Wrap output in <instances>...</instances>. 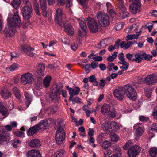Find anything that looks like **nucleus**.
<instances>
[{
    "mask_svg": "<svg viewBox=\"0 0 157 157\" xmlns=\"http://www.w3.org/2000/svg\"><path fill=\"white\" fill-rule=\"evenodd\" d=\"M0 94L2 97L5 99H7L11 97V93L8 90H2Z\"/></svg>",
    "mask_w": 157,
    "mask_h": 157,
    "instance_id": "26",
    "label": "nucleus"
},
{
    "mask_svg": "<svg viewBox=\"0 0 157 157\" xmlns=\"http://www.w3.org/2000/svg\"><path fill=\"white\" fill-rule=\"evenodd\" d=\"M28 144L31 147H37L41 145V143L39 140L35 139L31 140Z\"/></svg>",
    "mask_w": 157,
    "mask_h": 157,
    "instance_id": "25",
    "label": "nucleus"
},
{
    "mask_svg": "<svg viewBox=\"0 0 157 157\" xmlns=\"http://www.w3.org/2000/svg\"><path fill=\"white\" fill-rule=\"evenodd\" d=\"M51 80L50 76H47L45 77L43 81V84L45 88L49 87Z\"/></svg>",
    "mask_w": 157,
    "mask_h": 157,
    "instance_id": "38",
    "label": "nucleus"
},
{
    "mask_svg": "<svg viewBox=\"0 0 157 157\" xmlns=\"http://www.w3.org/2000/svg\"><path fill=\"white\" fill-rule=\"evenodd\" d=\"M105 134L104 133H101L99 135L97 138V140L98 142L101 143L102 140L105 138Z\"/></svg>",
    "mask_w": 157,
    "mask_h": 157,
    "instance_id": "52",
    "label": "nucleus"
},
{
    "mask_svg": "<svg viewBox=\"0 0 157 157\" xmlns=\"http://www.w3.org/2000/svg\"><path fill=\"white\" fill-rule=\"evenodd\" d=\"M32 9V6L30 2H29L27 5H25L21 10V12L24 19H28L30 17Z\"/></svg>",
    "mask_w": 157,
    "mask_h": 157,
    "instance_id": "4",
    "label": "nucleus"
},
{
    "mask_svg": "<svg viewBox=\"0 0 157 157\" xmlns=\"http://www.w3.org/2000/svg\"><path fill=\"white\" fill-rule=\"evenodd\" d=\"M89 81L93 83V85L98 86V82L96 80L95 76L94 75H93L89 77Z\"/></svg>",
    "mask_w": 157,
    "mask_h": 157,
    "instance_id": "41",
    "label": "nucleus"
},
{
    "mask_svg": "<svg viewBox=\"0 0 157 157\" xmlns=\"http://www.w3.org/2000/svg\"><path fill=\"white\" fill-rule=\"evenodd\" d=\"M134 62L137 63H140L143 60L142 53H137L135 54Z\"/></svg>",
    "mask_w": 157,
    "mask_h": 157,
    "instance_id": "32",
    "label": "nucleus"
},
{
    "mask_svg": "<svg viewBox=\"0 0 157 157\" xmlns=\"http://www.w3.org/2000/svg\"><path fill=\"white\" fill-rule=\"evenodd\" d=\"M24 95L26 105L28 107L32 102V95L26 91L24 92Z\"/></svg>",
    "mask_w": 157,
    "mask_h": 157,
    "instance_id": "24",
    "label": "nucleus"
},
{
    "mask_svg": "<svg viewBox=\"0 0 157 157\" xmlns=\"http://www.w3.org/2000/svg\"><path fill=\"white\" fill-rule=\"evenodd\" d=\"M139 120L142 122H148L149 120L148 117L144 116H140L139 117Z\"/></svg>",
    "mask_w": 157,
    "mask_h": 157,
    "instance_id": "54",
    "label": "nucleus"
},
{
    "mask_svg": "<svg viewBox=\"0 0 157 157\" xmlns=\"http://www.w3.org/2000/svg\"><path fill=\"white\" fill-rule=\"evenodd\" d=\"M129 14V13L127 11L126 9L121 11L120 12H119V13L117 14L119 17L123 19L128 17Z\"/></svg>",
    "mask_w": 157,
    "mask_h": 157,
    "instance_id": "36",
    "label": "nucleus"
},
{
    "mask_svg": "<svg viewBox=\"0 0 157 157\" xmlns=\"http://www.w3.org/2000/svg\"><path fill=\"white\" fill-rule=\"evenodd\" d=\"M132 144V142L131 141H128L123 146V149H124L127 150L130 146Z\"/></svg>",
    "mask_w": 157,
    "mask_h": 157,
    "instance_id": "60",
    "label": "nucleus"
},
{
    "mask_svg": "<svg viewBox=\"0 0 157 157\" xmlns=\"http://www.w3.org/2000/svg\"><path fill=\"white\" fill-rule=\"evenodd\" d=\"M114 122H110L106 121L105 123H103L102 125V129L105 131H107L109 128H112V125H114L116 124Z\"/></svg>",
    "mask_w": 157,
    "mask_h": 157,
    "instance_id": "27",
    "label": "nucleus"
},
{
    "mask_svg": "<svg viewBox=\"0 0 157 157\" xmlns=\"http://www.w3.org/2000/svg\"><path fill=\"white\" fill-rule=\"evenodd\" d=\"M106 5L107 9L108 10V12L111 15H113L115 14L114 10L113 8H110V7L111 6V4L109 2H107Z\"/></svg>",
    "mask_w": 157,
    "mask_h": 157,
    "instance_id": "44",
    "label": "nucleus"
},
{
    "mask_svg": "<svg viewBox=\"0 0 157 157\" xmlns=\"http://www.w3.org/2000/svg\"><path fill=\"white\" fill-rule=\"evenodd\" d=\"M151 130L157 132V124L153 123L152 126Z\"/></svg>",
    "mask_w": 157,
    "mask_h": 157,
    "instance_id": "64",
    "label": "nucleus"
},
{
    "mask_svg": "<svg viewBox=\"0 0 157 157\" xmlns=\"http://www.w3.org/2000/svg\"><path fill=\"white\" fill-rule=\"evenodd\" d=\"M40 4L42 10V14L44 17L47 16L46 0H40Z\"/></svg>",
    "mask_w": 157,
    "mask_h": 157,
    "instance_id": "19",
    "label": "nucleus"
},
{
    "mask_svg": "<svg viewBox=\"0 0 157 157\" xmlns=\"http://www.w3.org/2000/svg\"><path fill=\"white\" fill-rule=\"evenodd\" d=\"M16 28L13 26L9 25L8 24V27H6L4 30L6 37H9L13 36L15 33Z\"/></svg>",
    "mask_w": 157,
    "mask_h": 157,
    "instance_id": "11",
    "label": "nucleus"
},
{
    "mask_svg": "<svg viewBox=\"0 0 157 157\" xmlns=\"http://www.w3.org/2000/svg\"><path fill=\"white\" fill-rule=\"evenodd\" d=\"M111 146V144L109 141H105L102 144V147L104 149H106L110 147Z\"/></svg>",
    "mask_w": 157,
    "mask_h": 157,
    "instance_id": "47",
    "label": "nucleus"
},
{
    "mask_svg": "<svg viewBox=\"0 0 157 157\" xmlns=\"http://www.w3.org/2000/svg\"><path fill=\"white\" fill-rule=\"evenodd\" d=\"M120 63L123 65L122 67H120V68H122L125 70H127L128 69L129 66V64L126 61H124L123 62H120Z\"/></svg>",
    "mask_w": 157,
    "mask_h": 157,
    "instance_id": "50",
    "label": "nucleus"
},
{
    "mask_svg": "<svg viewBox=\"0 0 157 157\" xmlns=\"http://www.w3.org/2000/svg\"><path fill=\"white\" fill-rule=\"evenodd\" d=\"M51 119L44 120L40 121L37 125L38 128L41 129H45L48 128L51 124Z\"/></svg>",
    "mask_w": 157,
    "mask_h": 157,
    "instance_id": "14",
    "label": "nucleus"
},
{
    "mask_svg": "<svg viewBox=\"0 0 157 157\" xmlns=\"http://www.w3.org/2000/svg\"><path fill=\"white\" fill-rule=\"evenodd\" d=\"M109 39H105L101 40L100 42L98 44L96 47L98 48H102L107 46L108 44V42Z\"/></svg>",
    "mask_w": 157,
    "mask_h": 157,
    "instance_id": "28",
    "label": "nucleus"
},
{
    "mask_svg": "<svg viewBox=\"0 0 157 157\" xmlns=\"http://www.w3.org/2000/svg\"><path fill=\"white\" fill-rule=\"evenodd\" d=\"M111 107L109 104L105 103L102 106L101 111V113L103 115L107 114L113 116V114L112 113L114 112L115 110L113 109L111 110Z\"/></svg>",
    "mask_w": 157,
    "mask_h": 157,
    "instance_id": "9",
    "label": "nucleus"
},
{
    "mask_svg": "<svg viewBox=\"0 0 157 157\" xmlns=\"http://www.w3.org/2000/svg\"><path fill=\"white\" fill-rule=\"evenodd\" d=\"M60 90L58 87L54 88L50 96V98L51 99V101H55L59 100L60 99Z\"/></svg>",
    "mask_w": 157,
    "mask_h": 157,
    "instance_id": "8",
    "label": "nucleus"
},
{
    "mask_svg": "<svg viewBox=\"0 0 157 157\" xmlns=\"http://www.w3.org/2000/svg\"><path fill=\"white\" fill-rule=\"evenodd\" d=\"M21 3L20 0H13L11 2L12 6L15 9H17Z\"/></svg>",
    "mask_w": 157,
    "mask_h": 157,
    "instance_id": "40",
    "label": "nucleus"
},
{
    "mask_svg": "<svg viewBox=\"0 0 157 157\" xmlns=\"http://www.w3.org/2000/svg\"><path fill=\"white\" fill-rule=\"evenodd\" d=\"M106 79H104L103 78H101L100 80V82L98 83V85L100 88L103 89L105 86L106 83H107V82Z\"/></svg>",
    "mask_w": 157,
    "mask_h": 157,
    "instance_id": "46",
    "label": "nucleus"
},
{
    "mask_svg": "<svg viewBox=\"0 0 157 157\" xmlns=\"http://www.w3.org/2000/svg\"><path fill=\"white\" fill-rule=\"evenodd\" d=\"M118 57L119 59L120 60L121 62H123L124 61L125 58L124 55L123 53L121 52L118 55Z\"/></svg>",
    "mask_w": 157,
    "mask_h": 157,
    "instance_id": "57",
    "label": "nucleus"
},
{
    "mask_svg": "<svg viewBox=\"0 0 157 157\" xmlns=\"http://www.w3.org/2000/svg\"><path fill=\"white\" fill-rule=\"evenodd\" d=\"M62 10L60 8L58 9L55 15V21L60 26H62V24L64 23L62 21Z\"/></svg>",
    "mask_w": 157,
    "mask_h": 157,
    "instance_id": "12",
    "label": "nucleus"
},
{
    "mask_svg": "<svg viewBox=\"0 0 157 157\" xmlns=\"http://www.w3.org/2000/svg\"><path fill=\"white\" fill-rule=\"evenodd\" d=\"M96 16L100 24L103 27H106L110 24V17L107 13L102 11L97 13Z\"/></svg>",
    "mask_w": 157,
    "mask_h": 157,
    "instance_id": "1",
    "label": "nucleus"
},
{
    "mask_svg": "<svg viewBox=\"0 0 157 157\" xmlns=\"http://www.w3.org/2000/svg\"><path fill=\"white\" fill-rule=\"evenodd\" d=\"M62 125L61 123H58V127L57 129V133H64L63 132V127L61 126Z\"/></svg>",
    "mask_w": 157,
    "mask_h": 157,
    "instance_id": "56",
    "label": "nucleus"
},
{
    "mask_svg": "<svg viewBox=\"0 0 157 157\" xmlns=\"http://www.w3.org/2000/svg\"><path fill=\"white\" fill-rule=\"evenodd\" d=\"M62 26L64 27L65 32L69 36L72 35L74 34V33L72 27L69 22L64 23L62 24Z\"/></svg>",
    "mask_w": 157,
    "mask_h": 157,
    "instance_id": "18",
    "label": "nucleus"
},
{
    "mask_svg": "<svg viewBox=\"0 0 157 157\" xmlns=\"http://www.w3.org/2000/svg\"><path fill=\"white\" fill-rule=\"evenodd\" d=\"M21 143V141L19 140L16 139H14L13 141V146L14 148H16Z\"/></svg>",
    "mask_w": 157,
    "mask_h": 157,
    "instance_id": "48",
    "label": "nucleus"
},
{
    "mask_svg": "<svg viewBox=\"0 0 157 157\" xmlns=\"http://www.w3.org/2000/svg\"><path fill=\"white\" fill-rule=\"evenodd\" d=\"M0 113L2 115L6 117L9 114L8 110L5 105L2 103H0Z\"/></svg>",
    "mask_w": 157,
    "mask_h": 157,
    "instance_id": "23",
    "label": "nucleus"
},
{
    "mask_svg": "<svg viewBox=\"0 0 157 157\" xmlns=\"http://www.w3.org/2000/svg\"><path fill=\"white\" fill-rule=\"evenodd\" d=\"M144 132V130L142 127H138L136 130L135 134V139L137 140L142 135Z\"/></svg>",
    "mask_w": 157,
    "mask_h": 157,
    "instance_id": "31",
    "label": "nucleus"
},
{
    "mask_svg": "<svg viewBox=\"0 0 157 157\" xmlns=\"http://www.w3.org/2000/svg\"><path fill=\"white\" fill-rule=\"evenodd\" d=\"M8 24L9 25L19 28L21 22V18L17 12H15L13 17H8L7 19Z\"/></svg>",
    "mask_w": 157,
    "mask_h": 157,
    "instance_id": "3",
    "label": "nucleus"
},
{
    "mask_svg": "<svg viewBox=\"0 0 157 157\" xmlns=\"http://www.w3.org/2000/svg\"><path fill=\"white\" fill-rule=\"evenodd\" d=\"M18 65L16 63H13L9 67V69L10 71H13L16 70L18 67Z\"/></svg>",
    "mask_w": 157,
    "mask_h": 157,
    "instance_id": "49",
    "label": "nucleus"
},
{
    "mask_svg": "<svg viewBox=\"0 0 157 157\" xmlns=\"http://www.w3.org/2000/svg\"><path fill=\"white\" fill-rule=\"evenodd\" d=\"M62 154V153L60 151L58 150L52 155V157H60Z\"/></svg>",
    "mask_w": 157,
    "mask_h": 157,
    "instance_id": "62",
    "label": "nucleus"
},
{
    "mask_svg": "<svg viewBox=\"0 0 157 157\" xmlns=\"http://www.w3.org/2000/svg\"><path fill=\"white\" fill-rule=\"evenodd\" d=\"M37 73L39 75L43 76L44 71L45 70V66L43 63H40L38 65L37 67Z\"/></svg>",
    "mask_w": 157,
    "mask_h": 157,
    "instance_id": "30",
    "label": "nucleus"
},
{
    "mask_svg": "<svg viewBox=\"0 0 157 157\" xmlns=\"http://www.w3.org/2000/svg\"><path fill=\"white\" fill-rule=\"evenodd\" d=\"M33 81V76L30 73L27 72L21 75V82L23 85L32 83Z\"/></svg>",
    "mask_w": 157,
    "mask_h": 157,
    "instance_id": "6",
    "label": "nucleus"
},
{
    "mask_svg": "<svg viewBox=\"0 0 157 157\" xmlns=\"http://www.w3.org/2000/svg\"><path fill=\"white\" fill-rule=\"evenodd\" d=\"M7 140L6 137L0 134V144H3L4 143H6Z\"/></svg>",
    "mask_w": 157,
    "mask_h": 157,
    "instance_id": "51",
    "label": "nucleus"
},
{
    "mask_svg": "<svg viewBox=\"0 0 157 157\" xmlns=\"http://www.w3.org/2000/svg\"><path fill=\"white\" fill-rule=\"evenodd\" d=\"M69 101H71L73 102L79 103L80 102L81 99L78 97H76L74 98H72L71 99L69 100Z\"/></svg>",
    "mask_w": 157,
    "mask_h": 157,
    "instance_id": "59",
    "label": "nucleus"
},
{
    "mask_svg": "<svg viewBox=\"0 0 157 157\" xmlns=\"http://www.w3.org/2000/svg\"><path fill=\"white\" fill-rule=\"evenodd\" d=\"M39 130L37 125L30 128L27 131V134L29 136H33L38 132Z\"/></svg>",
    "mask_w": 157,
    "mask_h": 157,
    "instance_id": "29",
    "label": "nucleus"
},
{
    "mask_svg": "<svg viewBox=\"0 0 157 157\" xmlns=\"http://www.w3.org/2000/svg\"><path fill=\"white\" fill-rule=\"evenodd\" d=\"M140 2L134 3L130 6L129 10L132 13L136 14L137 13L140 8Z\"/></svg>",
    "mask_w": 157,
    "mask_h": 157,
    "instance_id": "21",
    "label": "nucleus"
},
{
    "mask_svg": "<svg viewBox=\"0 0 157 157\" xmlns=\"http://www.w3.org/2000/svg\"><path fill=\"white\" fill-rule=\"evenodd\" d=\"M79 24L81 29L84 32L86 31L87 26L85 22V20L83 18L79 19Z\"/></svg>",
    "mask_w": 157,
    "mask_h": 157,
    "instance_id": "34",
    "label": "nucleus"
},
{
    "mask_svg": "<svg viewBox=\"0 0 157 157\" xmlns=\"http://www.w3.org/2000/svg\"><path fill=\"white\" fill-rule=\"evenodd\" d=\"M117 5L119 10V11L122 10H124L126 9L124 5V2L123 0H117Z\"/></svg>",
    "mask_w": 157,
    "mask_h": 157,
    "instance_id": "33",
    "label": "nucleus"
},
{
    "mask_svg": "<svg viewBox=\"0 0 157 157\" xmlns=\"http://www.w3.org/2000/svg\"><path fill=\"white\" fill-rule=\"evenodd\" d=\"M145 83L148 85L153 84L157 82V73L147 75L144 78Z\"/></svg>",
    "mask_w": 157,
    "mask_h": 157,
    "instance_id": "10",
    "label": "nucleus"
},
{
    "mask_svg": "<svg viewBox=\"0 0 157 157\" xmlns=\"http://www.w3.org/2000/svg\"><path fill=\"white\" fill-rule=\"evenodd\" d=\"M134 56L135 54H131L130 53H128L126 54L125 57L128 60L134 62Z\"/></svg>",
    "mask_w": 157,
    "mask_h": 157,
    "instance_id": "45",
    "label": "nucleus"
},
{
    "mask_svg": "<svg viewBox=\"0 0 157 157\" xmlns=\"http://www.w3.org/2000/svg\"><path fill=\"white\" fill-rule=\"evenodd\" d=\"M26 157H41L39 151L36 149L30 150L26 152Z\"/></svg>",
    "mask_w": 157,
    "mask_h": 157,
    "instance_id": "16",
    "label": "nucleus"
},
{
    "mask_svg": "<svg viewBox=\"0 0 157 157\" xmlns=\"http://www.w3.org/2000/svg\"><path fill=\"white\" fill-rule=\"evenodd\" d=\"M112 152V151L110 150L104 151V157H109V156L111 154Z\"/></svg>",
    "mask_w": 157,
    "mask_h": 157,
    "instance_id": "61",
    "label": "nucleus"
},
{
    "mask_svg": "<svg viewBox=\"0 0 157 157\" xmlns=\"http://www.w3.org/2000/svg\"><path fill=\"white\" fill-rule=\"evenodd\" d=\"M124 94L130 100H135L136 99L137 93L131 85L127 84L122 87Z\"/></svg>",
    "mask_w": 157,
    "mask_h": 157,
    "instance_id": "2",
    "label": "nucleus"
},
{
    "mask_svg": "<svg viewBox=\"0 0 157 157\" xmlns=\"http://www.w3.org/2000/svg\"><path fill=\"white\" fill-rule=\"evenodd\" d=\"M140 33L139 32H137L136 34L128 35L126 37V40L128 41L133 39H137Z\"/></svg>",
    "mask_w": 157,
    "mask_h": 157,
    "instance_id": "37",
    "label": "nucleus"
},
{
    "mask_svg": "<svg viewBox=\"0 0 157 157\" xmlns=\"http://www.w3.org/2000/svg\"><path fill=\"white\" fill-rule=\"evenodd\" d=\"M15 135L18 137L22 138L24 136V133L21 131H17L15 132Z\"/></svg>",
    "mask_w": 157,
    "mask_h": 157,
    "instance_id": "58",
    "label": "nucleus"
},
{
    "mask_svg": "<svg viewBox=\"0 0 157 157\" xmlns=\"http://www.w3.org/2000/svg\"><path fill=\"white\" fill-rule=\"evenodd\" d=\"M141 151V148L138 145H134L128 149V153L129 157H136Z\"/></svg>",
    "mask_w": 157,
    "mask_h": 157,
    "instance_id": "7",
    "label": "nucleus"
},
{
    "mask_svg": "<svg viewBox=\"0 0 157 157\" xmlns=\"http://www.w3.org/2000/svg\"><path fill=\"white\" fill-rule=\"evenodd\" d=\"M98 65V63L97 62L93 61L91 64H87L84 66L83 68L84 69L86 72L88 73L90 72L89 69L91 67L93 69L96 68Z\"/></svg>",
    "mask_w": 157,
    "mask_h": 157,
    "instance_id": "22",
    "label": "nucleus"
},
{
    "mask_svg": "<svg viewBox=\"0 0 157 157\" xmlns=\"http://www.w3.org/2000/svg\"><path fill=\"white\" fill-rule=\"evenodd\" d=\"M66 88L68 90L70 95L69 100L71 99L74 96L78 95L80 91V89L78 87H75L74 88H73L69 87L68 86H67Z\"/></svg>",
    "mask_w": 157,
    "mask_h": 157,
    "instance_id": "13",
    "label": "nucleus"
},
{
    "mask_svg": "<svg viewBox=\"0 0 157 157\" xmlns=\"http://www.w3.org/2000/svg\"><path fill=\"white\" fill-rule=\"evenodd\" d=\"M152 115L154 118L155 119L157 120V107H155L154 109Z\"/></svg>",
    "mask_w": 157,
    "mask_h": 157,
    "instance_id": "63",
    "label": "nucleus"
},
{
    "mask_svg": "<svg viewBox=\"0 0 157 157\" xmlns=\"http://www.w3.org/2000/svg\"><path fill=\"white\" fill-rule=\"evenodd\" d=\"M86 21L90 32L92 33L97 32L98 31V25L94 18L88 17Z\"/></svg>",
    "mask_w": 157,
    "mask_h": 157,
    "instance_id": "5",
    "label": "nucleus"
},
{
    "mask_svg": "<svg viewBox=\"0 0 157 157\" xmlns=\"http://www.w3.org/2000/svg\"><path fill=\"white\" fill-rule=\"evenodd\" d=\"M12 91L13 94L18 99L21 98V96L20 94V91L18 88L16 87H14L12 89Z\"/></svg>",
    "mask_w": 157,
    "mask_h": 157,
    "instance_id": "35",
    "label": "nucleus"
},
{
    "mask_svg": "<svg viewBox=\"0 0 157 157\" xmlns=\"http://www.w3.org/2000/svg\"><path fill=\"white\" fill-rule=\"evenodd\" d=\"M114 95L116 98L120 101H122L124 97V94L123 90L122 87H121L114 90L113 92Z\"/></svg>",
    "mask_w": 157,
    "mask_h": 157,
    "instance_id": "15",
    "label": "nucleus"
},
{
    "mask_svg": "<svg viewBox=\"0 0 157 157\" xmlns=\"http://www.w3.org/2000/svg\"><path fill=\"white\" fill-rule=\"evenodd\" d=\"M22 49L28 55L33 57L34 54L32 52L34 50V48L30 47L29 45L24 46L21 47Z\"/></svg>",
    "mask_w": 157,
    "mask_h": 157,
    "instance_id": "17",
    "label": "nucleus"
},
{
    "mask_svg": "<svg viewBox=\"0 0 157 157\" xmlns=\"http://www.w3.org/2000/svg\"><path fill=\"white\" fill-rule=\"evenodd\" d=\"M118 76L117 74L112 73L109 76H108L106 78V79L107 81H110L111 79H113L115 78Z\"/></svg>",
    "mask_w": 157,
    "mask_h": 157,
    "instance_id": "53",
    "label": "nucleus"
},
{
    "mask_svg": "<svg viewBox=\"0 0 157 157\" xmlns=\"http://www.w3.org/2000/svg\"><path fill=\"white\" fill-rule=\"evenodd\" d=\"M149 152L151 157H157V149L156 148H151Z\"/></svg>",
    "mask_w": 157,
    "mask_h": 157,
    "instance_id": "42",
    "label": "nucleus"
},
{
    "mask_svg": "<svg viewBox=\"0 0 157 157\" xmlns=\"http://www.w3.org/2000/svg\"><path fill=\"white\" fill-rule=\"evenodd\" d=\"M143 60L150 61L152 59V56L149 54H147L144 52H142Z\"/></svg>",
    "mask_w": 157,
    "mask_h": 157,
    "instance_id": "43",
    "label": "nucleus"
},
{
    "mask_svg": "<svg viewBox=\"0 0 157 157\" xmlns=\"http://www.w3.org/2000/svg\"><path fill=\"white\" fill-rule=\"evenodd\" d=\"M33 8L36 14L40 16V8L38 4L35 1L33 2Z\"/></svg>",
    "mask_w": 157,
    "mask_h": 157,
    "instance_id": "39",
    "label": "nucleus"
},
{
    "mask_svg": "<svg viewBox=\"0 0 157 157\" xmlns=\"http://www.w3.org/2000/svg\"><path fill=\"white\" fill-rule=\"evenodd\" d=\"M135 42V41H134L133 42H128L127 43L125 42V44L124 49L125 50L131 46H132L133 44H134Z\"/></svg>",
    "mask_w": 157,
    "mask_h": 157,
    "instance_id": "55",
    "label": "nucleus"
},
{
    "mask_svg": "<svg viewBox=\"0 0 157 157\" xmlns=\"http://www.w3.org/2000/svg\"><path fill=\"white\" fill-rule=\"evenodd\" d=\"M65 133H56V140L57 144H61L65 137Z\"/></svg>",
    "mask_w": 157,
    "mask_h": 157,
    "instance_id": "20",
    "label": "nucleus"
}]
</instances>
